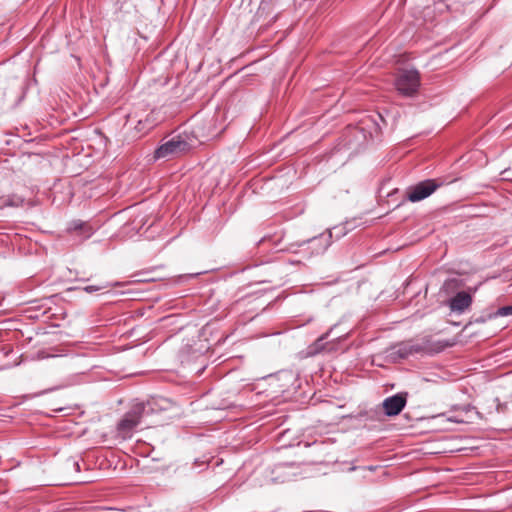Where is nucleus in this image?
<instances>
[{
  "mask_svg": "<svg viewBox=\"0 0 512 512\" xmlns=\"http://www.w3.org/2000/svg\"><path fill=\"white\" fill-rule=\"evenodd\" d=\"M496 314L499 316L512 315V305L499 308Z\"/></svg>",
  "mask_w": 512,
  "mask_h": 512,
  "instance_id": "obj_10",
  "label": "nucleus"
},
{
  "mask_svg": "<svg viewBox=\"0 0 512 512\" xmlns=\"http://www.w3.org/2000/svg\"><path fill=\"white\" fill-rule=\"evenodd\" d=\"M99 289H101V287H97V286H93V285H91V286H87V287L85 288V290H86L87 292H93V291H97V290H99Z\"/></svg>",
  "mask_w": 512,
  "mask_h": 512,
  "instance_id": "obj_11",
  "label": "nucleus"
},
{
  "mask_svg": "<svg viewBox=\"0 0 512 512\" xmlns=\"http://www.w3.org/2000/svg\"><path fill=\"white\" fill-rule=\"evenodd\" d=\"M472 303V297L467 292H458L449 302V307L452 311L462 313Z\"/></svg>",
  "mask_w": 512,
  "mask_h": 512,
  "instance_id": "obj_7",
  "label": "nucleus"
},
{
  "mask_svg": "<svg viewBox=\"0 0 512 512\" xmlns=\"http://www.w3.org/2000/svg\"><path fill=\"white\" fill-rule=\"evenodd\" d=\"M395 353L399 355L401 358H406L409 355L415 353H421L429 350V346L427 343L418 344L413 343L412 341L404 342L396 347H394Z\"/></svg>",
  "mask_w": 512,
  "mask_h": 512,
  "instance_id": "obj_6",
  "label": "nucleus"
},
{
  "mask_svg": "<svg viewBox=\"0 0 512 512\" xmlns=\"http://www.w3.org/2000/svg\"><path fill=\"white\" fill-rule=\"evenodd\" d=\"M80 227H81V224H80V225H76V226H75V229H78V228H80Z\"/></svg>",
  "mask_w": 512,
  "mask_h": 512,
  "instance_id": "obj_16",
  "label": "nucleus"
},
{
  "mask_svg": "<svg viewBox=\"0 0 512 512\" xmlns=\"http://www.w3.org/2000/svg\"><path fill=\"white\" fill-rule=\"evenodd\" d=\"M77 483H86L88 482L87 480H76Z\"/></svg>",
  "mask_w": 512,
  "mask_h": 512,
  "instance_id": "obj_13",
  "label": "nucleus"
},
{
  "mask_svg": "<svg viewBox=\"0 0 512 512\" xmlns=\"http://www.w3.org/2000/svg\"><path fill=\"white\" fill-rule=\"evenodd\" d=\"M397 90L404 96H413L419 88L420 76L416 70L401 71L395 82Z\"/></svg>",
  "mask_w": 512,
  "mask_h": 512,
  "instance_id": "obj_2",
  "label": "nucleus"
},
{
  "mask_svg": "<svg viewBox=\"0 0 512 512\" xmlns=\"http://www.w3.org/2000/svg\"><path fill=\"white\" fill-rule=\"evenodd\" d=\"M276 19V16H273L272 19L269 21V23H271L272 21H274Z\"/></svg>",
  "mask_w": 512,
  "mask_h": 512,
  "instance_id": "obj_15",
  "label": "nucleus"
},
{
  "mask_svg": "<svg viewBox=\"0 0 512 512\" xmlns=\"http://www.w3.org/2000/svg\"><path fill=\"white\" fill-rule=\"evenodd\" d=\"M190 150L189 143L182 136H175L163 142L155 151V159H171Z\"/></svg>",
  "mask_w": 512,
  "mask_h": 512,
  "instance_id": "obj_1",
  "label": "nucleus"
},
{
  "mask_svg": "<svg viewBox=\"0 0 512 512\" xmlns=\"http://www.w3.org/2000/svg\"><path fill=\"white\" fill-rule=\"evenodd\" d=\"M127 120H128V121L132 120V116H131V115H128V116H127Z\"/></svg>",
  "mask_w": 512,
  "mask_h": 512,
  "instance_id": "obj_14",
  "label": "nucleus"
},
{
  "mask_svg": "<svg viewBox=\"0 0 512 512\" xmlns=\"http://www.w3.org/2000/svg\"><path fill=\"white\" fill-rule=\"evenodd\" d=\"M152 126V123L149 122V119L148 117L143 121L142 119L138 120L137 122V125L135 126V128L139 131V132H142L144 131L145 129H149L150 127Z\"/></svg>",
  "mask_w": 512,
  "mask_h": 512,
  "instance_id": "obj_9",
  "label": "nucleus"
},
{
  "mask_svg": "<svg viewBox=\"0 0 512 512\" xmlns=\"http://www.w3.org/2000/svg\"><path fill=\"white\" fill-rule=\"evenodd\" d=\"M440 185L435 180L428 179L410 187L407 198L411 202L421 201L430 196Z\"/></svg>",
  "mask_w": 512,
  "mask_h": 512,
  "instance_id": "obj_4",
  "label": "nucleus"
},
{
  "mask_svg": "<svg viewBox=\"0 0 512 512\" xmlns=\"http://www.w3.org/2000/svg\"><path fill=\"white\" fill-rule=\"evenodd\" d=\"M145 413V406L137 404L128 411L118 424V430L124 434L131 432L141 422V418Z\"/></svg>",
  "mask_w": 512,
  "mask_h": 512,
  "instance_id": "obj_3",
  "label": "nucleus"
},
{
  "mask_svg": "<svg viewBox=\"0 0 512 512\" xmlns=\"http://www.w3.org/2000/svg\"><path fill=\"white\" fill-rule=\"evenodd\" d=\"M272 0H261L258 10L255 14L256 21L265 20L272 11Z\"/></svg>",
  "mask_w": 512,
  "mask_h": 512,
  "instance_id": "obj_8",
  "label": "nucleus"
},
{
  "mask_svg": "<svg viewBox=\"0 0 512 512\" xmlns=\"http://www.w3.org/2000/svg\"><path fill=\"white\" fill-rule=\"evenodd\" d=\"M407 393H397L382 402L385 415L392 417L401 413L407 403Z\"/></svg>",
  "mask_w": 512,
  "mask_h": 512,
  "instance_id": "obj_5",
  "label": "nucleus"
},
{
  "mask_svg": "<svg viewBox=\"0 0 512 512\" xmlns=\"http://www.w3.org/2000/svg\"><path fill=\"white\" fill-rule=\"evenodd\" d=\"M73 467L75 468L76 471H79L80 470V465L78 462H74L73 463Z\"/></svg>",
  "mask_w": 512,
  "mask_h": 512,
  "instance_id": "obj_12",
  "label": "nucleus"
}]
</instances>
